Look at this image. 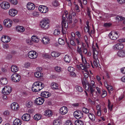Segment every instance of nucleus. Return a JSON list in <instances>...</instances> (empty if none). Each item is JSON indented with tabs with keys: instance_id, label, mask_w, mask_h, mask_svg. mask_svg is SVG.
I'll return each instance as SVG.
<instances>
[{
	"instance_id": "nucleus-31",
	"label": "nucleus",
	"mask_w": 125,
	"mask_h": 125,
	"mask_svg": "<svg viewBox=\"0 0 125 125\" xmlns=\"http://www.w3.org/2000/svg\"><path fill=\"white\" fill-rule=\"evenodd\" d=\"M52 112L50 110H46L44 112V115L47 117H49L52 115Z\"/></svg>"
},
{
	"instance_id": "nucleus-55",
	"label": "nucleus",
	"mask_w": 125,
	"mask_h": 125,
	"mask_svg": "<svg viewBox=\"0 0 125 125\" xmlns=\"http://www.w3.org/2000/svg\"><path fill=\"white\" fill-rule=\"evenodd\" d=\"M82 82L83 85L84 86V85L86 84V83H88V82L85 78H83V80H82Z\"/></svg>"
},
{
	"instance_id": "nucleus-53",
	"label": "nucleus",
	"mask_w": 125,
	"mask_h": 125,
	"mask_svg": "<svg viewBox=\"0 0 125 125\" xmlns=\"http://www.w3.org/2000/svg\"><path fill=\"white\" fill-rule=\"evenodd\" d=\"M32 40V39H27L26 40V43L29 45H31L33 44Z\"/></svg>"
},
{
	"instance_id": "nucleus-10",
	"label": "nucleus",
	"mask_w": 125,
	"mask_h": 125,
	"mask_svg": "<svg viewBox=\"0 0 125 125\" xmlns=\"http://www.w3.org/2000/svg\"><path fill=\"white\" fill-rule=\"evenodd\" d=\"M74 115L77 119L81 118L83 117V113L81 111H76L74 113Z\"/></svg>"
},
{
	"instance_id": "nucleus-5",
	"label": "nucleus",
	"mask_w": 125,
	"mask_h": 125,
	"mask_svg": "<svg viewBox=\"0 0 125 125\" xmlns=\"http://www.w3.org/2000/svg\"><path fill=\"white\" fill-rule=\"evenodd\" d=\"M87 64V67H85V70H83L84 71V77L86 78L88 77L90 74H92L91 71H90V69L89 68L90 66H89L88 64Z\"/></svg>"
},
{
	"instance_id": "nucleus-16",
	"label": "nucleus",
	"mask_w": 125,
	"mask_h": 125,
	"mask_svg": "<svg viewBox=\"0 0 125 125\" xmlns=\"http://www.w3.org/2000/svg\"><path fill=\"white\" fill-rule=\"evenodd\" d=\"M123 44L121 43L116 44L113 46L114 49L115 50H119L123 49L124 48Z\"/></svg>"
},
{
	"instance_id": "nucleus-37",
	"label": "nucleus",
	"mask_w": 125,
	"mask_h": 125,
	"mask_svg": "<svg viewBox=\"0 0 125 125\" xmlns=\"http://www.w3.org/2000/svg\"><path fill=\"white\" fill-rule=\"evenodd\" d=\"M42 117L41 115L39 114H37L35 115L34 117V119L36 120H39Z\"/></svg>"
},
{
	"instance_id": "nucleus-20",
	"label": "nucleus",
	"mask_w": 125,
	"mask_h": 125,
	"mask_svg": "<svg viewBox=\"0 0 125 125\" xmlns=\"http://www.w3.org/2000/svg\"><path fill=\"white\" fill-rule=\"evenodd\" d=\"M9 13L10 16L13 17L17 14V11L16 10L12 9L9 10Z\"/></svg>"
},
{
	"instance_id": "nucleus-29",
	"label": "nucleus",
	"mask_w": 125,
	"mask_h": 125,
	"mask_svg": "<svg viewBox=\"0 0 125 125\" xmlns=\"http://www.w3.org/2000/svg\"><path fill=\"white\" fill-rule=\"evenodd\" d=\"M0 82L2 84L5 85L8 83V80L6 78L2 77L0 80Z\"/></svg>"
},
{
	"instance_id": "nucleus-51",
	"label": "nucleus",
	"mask_w": 125,
	"mask_h": 125,
	"mask_svg": "<svg viewBox=\"0 0 125 125\" xmlns=\"http://www.w3.org/2000/svg\"><path fill=\"white\" fill-rule=\"evenodd\" d=\"M60 30L59 29H57L54 30L53 34L55 35H58L60 34Z\"/></svg>"
},
{
	"instance_id": "nucleus-30",
	"label": "nucleus",
	"mask_w": 125,
	"mask_h": 125,
	"mask_svg": "<svg viewBox=\"0 0 125 125\" xmlns=\"http://www.w3.org/2000/svg\"><path fill=\"white\" fill-rule=\"evenodd\" d=\"M21 120L17 119H15L13 122L14 125H21Z\"/></svg>"
},
{
	"instance_id": "nucleus-13",
	"label": "nucleus",
	"mask_w": 125,
	"mask_h": 125,
	"mask_svg": "<svg viewBox=\"0 0 125 125\" xmlns=\"http://www.w3.org/2000/svg\"><path fill=\"white\" fill-rule=\"evenodd\" d=\"M68 12L66 11L62 16V20H65L66 18H67L68 20L71 22L72 21V16L68 14Z\"/></svg>"
},
{
	"instance_id": "nucleus-43",
	"label": "nucleus",
	"mask_w": 125,
	"mask_h": 125,
	"mask_svg": "<svg viewBox=\"0 0 125 125\" xmlns=\"http://www.w3.org/2000/svg\"><path fill=\"white\" fill-rule=\"evenodd\" d=\"M58 42L59 44L61 45H63L65 43V42L64 40L61 38H59Z\"/></svg>"
},
{
	"instance_id": "nucleus-3",
	"label": "nucleus",
	"mask_w": 125,
	"mask_h": 125,
	"mask_svg": "<svg viewBox=\"0 0 125 125\" xmlns=\"http://www.w3.org/2000/svg\"><path fill=\"white\" fill-rule=\"evenodd\" d=\"M93 58L94 59H97L100 55V53L99 52L98 46L96 43H95V46L94 47L93 46Z\"/></svg>"
},
{
	"instance_id": "nucleus-38",
	"label": "nucleus",
	"mask_w": 125,
	"mask_h": 125,
	"mask_svg": "<svg viewBox=\"0 0 125 125\" xmlns=\"http://www.w3.org/2000/svg\"><path fill=\"white\" fill-rule=\"evenodd\" d=\"M51 87L52 89H56L58 87V85L57 84L55 83H52L51 85Z\"/></svg>"
},
{
	"instance_id": "nucleus-45",
	"label": "nucleus",
	"mask_w": 125,
	"mask_h": 125,
	"mask_svg": "<svg viewBox=\"0 0 125 125\" xmlns=\"http://www.w3.org/2000/svg\"><path fill=\"white\" fill-rule=\"evenodd\" d=\"M104 15H103V16H100V18H108L109 17H110L112 16L111 15L109 14H104Z\"/></svg>"
},
{
	"instance_id": "nucleus-21",
	"label": "nucleus",
	"mask_w": 125,
	"mask_h": 125,
	"mask_svg": "<svg viewBox=\"0 0 125 125\" xmlns=\"http://www.w3.org/2000/svg\"><path fill=\"white\" fill-rule=\"evenodd\" d=\"M27 7L29 10H32L35 8V5L33 3L29 2L27 4Z\"/></svg>"
},
{
	"instance_id": "nucleus-34",
	"label": "nucleus",
	"mask_w": 125,
	"mask_h": 125,
	"mask_svg": "<svg viewBox=\"0 0 125 125\" xmlns=\"http://www.w3.org/2000/svg\"><path fill=\"white\" fill-rule=\"evenodd\" d=\"M62 29H63V28H66L68 27V23L65 20H62Z\"/></svg>"
},
{
	"instance_id": "nucleus-40",
	"label": "nucleus",
	"mask_w": 125,
	"mask_h": 125,
	"mask_svg": "<svg viewBox=\"0 0 125 125\" xmlns=\"http://www.w3.org/2000/svg\"><path fill=\"white\" fill-rule=\"evenodd\" d=\"M51 54L52 57H57L59 56L60 55V54L55 52H52Z\"/></svg>"
},
{
	"instance_id": "nucleus-48",
	"label": "nucleus",
	"mask_w": 125,
	"mask_h": 125,
	"mask_svg": "<svg viewBox=\"0 0 125 125\" xmlns=\"http://www.w3.org/2000/svg\"><path fill=\"white\" fill-rule=\"evenodd\" d=\"M55 70L57 72L60 73L62 70V69L59 66H56L54 67Z\"/></svg>"
},
{
	"instance_id": "nucleus-18",
	"label": "nucleus",
	"mask_w": 125,
	"mask_h": 125,
	"mask_svg": "<svg viewBox=\"0 0 125 125\" xmlns=\"http://www.w3.org/2000/svg\"><path fill=\"white\" fill-rule=\"evenodd\" d=\"M1 40L3 42L7 43L10 41V39L8 36L3 35L1 38Z\"/></svg>"
},
{
	"instance_id": "nucleus-62",
	"label": "nucleus",
	"mask_w": 125,
	"mask_h": 125,
	"mask_svg": "<svg viewBox=\"0 0 125 125\" xmlns=\"http://www.w3.org/2000/svg\"><path fill=\"white\" fill-rule=\"evenodd\" d=\"M68 70L70 73L74 71H75V69L73 67L70 66L68 68Z\"/></svg>"
},
{
	"instance_id": "nucleus-61",
	"label": "nucleus",
	"mask_w": 125,
	"mask_h": 125,
	"mask_svg": "<svg viewBox=\"0 0 125 125\" xmlns=\"http://www.w3.org/2000/svg\"><path fill=\"white\" fill-rule=\"evenodd\" d=\"M75 33L74 32H72L71 34V36H70V39L72 40L75 39Z\"/></svg>"
},
{
	"instance_id": "nucleus-23",
	"label": "nucleus",
	"mask_w": 125,
	"mask_h": 125,
	"mask_svg": "<svg viewBox=\"0 0 125 125\" xmlns=\"http://www.w3.org/2000/svg\"><path fill=\"white\" fill-rule=\"evenodd\" d=\"M50 39L48 37H44L42 39V42L44 44H47L49 43Z\"/></svg>"
},
{
	"instance_id": "nucleus-56",
	"label": "nucleus",
	"mask_w": 125,
	"mask_h": 125,
	"mask_svg": "<svg viewBox=\"0 0 125 125\" xmlns=\"http://www.w3.org/2000/svg\"><path fill=\"white\" fill-rule=\"evenodd\" d=\"M116 19L118 20L121 21L124 20L125 19V18L121 16H117L116 17Z\"/></svg>"
},
{
	"instance_id": "nucleus-1",
	"label": "nucleus",
	"mask_w": 125,
	"mask_h": 125,
	"mask_svg": "<svg viewBox=\"0 0 125 125\" xmlns=\"http://www.w3.org/2000/svg\"><path fill=\"white\" fill-rule=\"evenodd\" d=\"M44 85L42 83L39 82H35L32 87V90L34 92L39 91L44 87Z\"/></svg>"
},
{
	"instance_id": "nucleus-12",
	"label": "nucleus",
	"mask_w": 125,
	"mask_h": 125,
	"mask_svg": "<svg viewBox=\"0 0 125 125\" xmlns=\"http://www.w3.org/2000/svg\"><path fill=\"white\" fill-rule=\"evenodd\" d=\"M37 71L34 73L35 76L37 78H39L40 77L42 76L43 74H41V72L42 71V68L41 67H39L36 68Z\"/></svg>"
},
{
	"instance_id": "nucleus-44",
	"label": "nucleus",
	"mask_w": 125,
	"mask_h": 125,
	"mask_svg": "<svg viewBox=\"0 0 125 125\" xmlns=\"http://www.w3.org/2000/svg\"><path fill=\"white\" fill-rule=\"evenodd\" d=\"M75 124L76 125H83V122L81 120H77L75 122Z\"/></svg>"
},
{
	"instance_id": "nucleus-19",
	"label": "nucleus",
	"mask_w": 125,
	"mask_h": 125,
	"mask_svg": "<svg viewBox=\"0 0 125 125\" xmlns=\"http://www.w3.org/2000/svg\"><path fill=\"white\" fill-rule=\"evenodd\" d=\"M11 109L13 110L17 111L19 108V106L17 103L15 102L13 103L11 105Z\"/></svg>"
},
{
	"instance_id": "nucleus-7",
	"label": "nucleus",
	"mask_w": 125,
	"mask_h": 125,
	"mask_svg": "<svg viewBox=\"0 0 125 125\" xmlns=\"http://www.w3.org/2000/svg\"><path fill=\"white\" fill-rule=\"evenodd\" d=\"M11 80L14 82H19L21 79V76L18 74L14 73L11 75Z\"/></svg>"
},
{
	"instance_id": "nucleus-39",
	"label": "nucleus",
	"mask_w": 125,
	"mask_h": 125,
	"mask_svg": "<svg viewBox=\"0 0 125 125\" xmlns=\"http://www.w3.org/2000/svg\"><path fill=\"white\" fill-rule=\"evenodd\" d=\"M31 38L33 41L37 43L39 41V38L36 36H33Z\"/></svg>"
},
{
	"instance_id": "nucleus-49",
	"label": "nucleus",
	"mask_w": 125,
	"mask_h": 125,
	"mask_svg": "<svg viewBox=\"0 0 125 125\" xmlns=\"http://www.w3.org/2000/svg\"><path fill=\"white\" fill-rule=\"evenodd\" d=\"M75 88L77 91L79 92H82L83 91L82 88L80 86L77 85L75 87Z\"/></svg>"
},
{
	"instance_id": "nucleus-42",
	"label": "nucleus",
	"mask_w": 125,
	"mask_h": 125,
	"mask_svg": "<svg viewBox=\"0 0 125 125\" xmlns=\"http://www.w3.org/2000/svg\"><path fill=\"white\" fill-rule=\"evenodd\" d=\"M113 105L111 104V102L109 101V100H108V109L109 110H110V111H112L113 109Z\"/></svg>"
},
{
	"instance_id": "nucleus-60",
	"label": "nucleus",
	"mask_w": 125,
	"mask_h": 125,
	"mask_svg": "<svg viewBox=\"0 0 125 125\" xmlns=\"http://www.w3.org/2000/svg\"><path fill=\"white\" fill-rule=\"evenodd\" d=\"M85 90L87 91H89V88H90V86H89L88 83H86V84L84 85V86Z\"/></svg>"
},
{
	"instance_id": "nucleus-4",
	"label": "nucleus",
	"mask_w": 125,
	"mask_h": 125,
	"mask_svg": "<svg viewBox=\"0 0 125 125\" xmlns=\"http://www.w3.org/2000/svg\"><path fill=\"white\" fill-rule=\"evenodd\" d=\"M12 91V88L9 86H5L3 89L2 92L3 93L5 94H9Z\"/></svg>"
},
{
	"instance_id": "nucleus-58",
	"label": "nucleus",
	"mask_w": 125,
	"mask_h": 125,
	"mask_svg": "<svg viewBox=\"0 0 125 125\" xmlns=\"http://www.w3.org/2000/svg\"><path fill=\"white\" fill-rule=\"evenodd\" d=\"M103 93L102 94V97L104 98L107 95V93L106 91L104 90H103Z\"/></svg>"
},
{
	"instance_id": "nucleus-57",
	"label": "nucleus",
	"mask_w": 125,
	"mask_h": 125,
	"mask_svg": "<svg viewBox=\"0 0 125 125\" xmlns=\"http://www.w3.org/2000/svg\"><path fill=\"white\" fill-rule=\"evenodd\" d=\"M70 15H71L73 16H76V13L74 12L73 10L71 9V10L70 11Z\"/></svg>"
},
{
	"instance_id": "nucleus-47",
	"label": "nucleus",
	"mask_w": 125,
	"mask_h": 125,
	"mask_svg": "<svg viewBox=\"0 0 125 125\" xmlns=\"http://www.w3.org/2000/svg\"><path fill=\"white\" fill-rule=\"evenodd\" d=\"M61 121L59 120H55L53 122L54 125H61Z\"/></svg>"
},
{
	"instance_id": "nucleus-25",
	"label": "nucleus",
	"mask_w": 125,
	"mask_h": 125,
	"mask_svg": "<svg viewBox=\"0 0 125 125\" xmlns=\"http://www.w3.org/2000/svg\"><path fill=\"white\" fill-rule=\"evenodd\" d=\"M33 105L32 102L30 100L27 101L25 103V105L26 107L30 108Z\"/></svg>"
},
{
	"instance_id": "nucleus-9",
	"label": "nucleus",
	"mask_w": 125,
	"mask_h": 125,
	"mask_svg": "<svg viewBox=\"0 0 125 125\" xmlns=\"http://www.w3.org/2000/svg\"><path fill=\"white\" fill-rule=\"evenodd\" d=\"M28 55L30 58L34 59L37 57L38 53L34 51H31L28 52Z\"/></svg>"
},
{
	"instance_id": "nucleus-32",
	"label": "nucleus",
	"mask_w": 125,
	"mask_h": 125,
	"mask_svg": "<svg viewBox=\"0 0 125 125\" xmlns=\"http://www.w3.org/2000/svg\"><path fill=\"white\" fill-rule=\"evenodd\" d=\"M88 115L90 119L92 121H95V117L93 114L91 113H89Z\"/></svg>"
},
{
	"instance_id": "nucleus-14",
	"label": "nucleus",
	"mask_w": 125,
	"mask_h": 125,
	"mask_svg": "<svg viewBox=\"0 0 125 125\" xmlns=\"http://www.w3.org/2000/svg\"><path fill=\"white\" fill-rule=\"evenodd\" d=\"M44 101V99L42 97H39L37 98L34 101L35 103L37 105L42 104Z\"/></svg>"
},
{
	"instance_id": "nucleus-64",
	"label": "nucleus",
	"mask_w": 125,
	"mask_h": 125,
	"mask_svg": "<svg viewBox=\"0 0 125 125\" xmlns=\"http://www.w3.org/2000/svg\"><path fill=\"white\" fill-rule=\"evenodd\" d=\"M65 125H73L71 121L70 120L67 121L65 123Z\"/></svg>"
},
{
	"instance_id": "nucleus-63",
	"label": "nucleus",
	"mask_w": 125,
	"mask_h": 125,
	"mask_svg": "<svg viewBox=\"0 0 125 125\" xmlns=\"http://www.w3.org/2000/svg\"><path fill=\"white\" fill-rule=\"evenodd\" d=\"M70 75L71 77H74L76 76V74L74 71H73L70 73Z\"/></svg>"
},
{
	"instance_id": "nucleus-8",
	"label": "nucleus",
	"mask_w": 125,
	"mask_h": 125,
	"mask_svg": "<svg viewBox=\"0 0 125 125\" xmlns=\"http://www.w3.org/2000/svg\"><path fill=\"white\" fill-rule=\"evenodd\" d=\"M109 36L112 40H115L118 37L119 35L117 32L112 31L109 34Z\"/></svg>"
},
{
	"instance_id": "nucleus-35",
	"label": "nucleus",
	"mask_w": 125,
	"mask_h": 125,
	"mask_svg": "<svg viewBox=\"0 0 125 125\" xmlns=\"http://www.w3.org/2000/svg\"><path fill=\"white\" fill-rule=\"evenodd\" d=\"M11 71L13 72H16L19 70L18 67L15 65H13L11 68Z\"/></svg>"
},
{
	"instance_id": "nucleus-54",
	"label": "nucleus",
	"mask_w": 125,
	"mask_h": 125,
	"mask_svg": "<svg viewBox=\"0 0 125 125\" xmlns=\"http://www.w3.org/2000/svg\"><path fill=\"white\" fill-rule=\"evenodd\" d=\"M9 0L10 2L14 5H16L18 3L17 0Z\"/></svg>"
},
{
	"instance_id": "nucleus-17",
	"label": "nucleus",
	"mask_w": 125,
	"mask_h": 125,
	"mask_svg": "<svg viewBox=\"0 0 125 125\" xmlns=\"http://www.w3.org/2000/svg\"><path fill=\"white\" fill-rule=\"evenodd\" d=\"M68 108L65 106H63L61 107L59 109L60 113L62 115H65L68 112Z\"/></svg>"
},
{
	"instance_id": "nucleus-59",
	"label": "nucleus",
	"mask_w": 125,
	"mask_h": 125,
	"mask_svg": "<svg viewBox=\"0 0 125 125\" xmlns=\"http://www.w3.org/2000/svg\"><path fill=\"white\" fill-rule=\"evenodd\" d=\"M82 111L85 114L88 113L89 112L88 109L85 107L83 108Z\"/></svg>"
},
{
	"instance_id": "nucleus-36",
	"label": "nucleus",
	"mask_w": 125,
	"mask_h": 125,
	"mask_svg": "<svg viewBox=\"0 0 125 125\" xmlns=\"http://www.w3.org/2000/svg\"><path fill=\"white\" fill-rule=\"evenodd\" d=\"M90 89L91 94H92V96H93L94 95H95L97 93V92L95 91L94 89L91 87H90Z\"/></svg>"
},
{
	"instance_id": "nucleus-15",
	"label": "nucleus",
	"mask_w": 125,
	"mask_h": 125,
	"mask_svg": "<svg viewBox=\"0 0 125 125\" xmlns=\"http://www.w3.org/2000/svg\"><path fill=\"white\" fill-rule=\"evenodd\" d=\"M39 10L41 12L44 13L47 12L48 11V8L43 5L40 6L39 8Z\"/></svg>"
},
{
	"instance_id": "nucleus-2",
	"label": "nucleus",
	"mask_w": 125,
	"mask_h": 125,
	"mask_svg": "<svg viewBox=\"0 0 125 125\" xmlns=\"http://www.w3.org/2000/svg\"><path fill=\"white\" fill-rule=\"evenodd\" d=\"M49 21L47 18L43 19L41 22L40 25L41 27L44 29H46L49 27Z\"/></svg>"
},
{
	"instance_id": "nucleus-28",
	"label": "nucleus",
	"mask_w": 125,
	"mask_h": 125,
	"mask_svg": "<svg viewBox=\"0 0 125 125\" xmlns=\"http://www.w3.org/2000/svg\"><path fill=\"white\" fill-rule=\"evenodd\" d=\"M16 29L18 31L20 32H23L25 31V29L22 26H17L16 27Z\"/></svg>"
},
{
	"instance_id": "nucleus-6",
	"label": "nucleus",
	"mask_w": 125,
	"mask_h": 125,
	"mask_svg": "<svg viewBox=\"0 0 125 125\" xmlns=\"http://www.w3.org/2000/svg\"><path fill=\"white\" fill-rule=\"evenodd\" d=\"M10 3L7 1H3L0 4L1 8L4 10L8 9L10 7Z\"/></svg>"
},
{
	"instance_id": "nucleus-52",
	"label": "nucleus",
	"mask_w": 125,
	"mask_h": 125,
	"mask_svg": "<svg viewBox=\"0 0 125 125\" xmlns=\"http://www.w3.org/2000/svg\"><path fill=\"white\" fill-rule=\"evenodd\" d=\"M94 83L95 82L94 81L92 80L91 81V82L90 84H89L90 87H95V86L94 84Z\"/></svg>"
},
{
	"instance_id": "nucleus-46",
	"label": "nucleus",
	"mask_w": 125,
	"mask_h": 125,
	"mask_svg": "<svg viewBox=\"0 0 125 125\" xmlns=\"http://www.w3.org/2000/svg\"><path fill=\"white\" fill-rule=\"evenodd\" d=\"M94 60L93 62L94 65L95 67H97L98 65V63L99 62V61L98 59H94Z\"/></svg>"
},
{
	"instance_id": "nucleus-50",
	"label": "nucleus",
	"mask_w": 125,
	"mask_h": 125,
	"mask_svg": "<svg viewBox=\"0 0 125 125\" xmlns=\"http://www.w3.org/2000/svg\"><path fill=\"white\" fill-rule=\"evenodd\" d=\"M77 52L79 53L81 55H82V50L81 47H80L79 46H78L77 47Z\"/></svg>"
},
{
	"instance_id": "nucleus-22",
	"label": "nucleus",
	"mask_w": 125,
	"mask_h": 125,
	"mask_svg": "<svg viewBox=\"0 0 125 125\" xmlns=\"http://www.w3.org/2000/svg\"><path fill=\"white\" fill-rule=\"evenodd\" d=\"M22 118L25 121H28L30 120V115L28 114H25L22 116Z\"/></svg>"
},
{
	"instance_id": "nucleus-24",
	"label": "nucleus",
	"mask_w": 125,
	"mask_h": 125,
	"mask_svg": "<svg viewBox=\"0 0 125 125\" xmlns=\"http://www.w3.org/2000/svg\"><path fill=\"white\" fill-rule=\"evenodd\" d=\"M41 96L47 98L50 96L51 95V94L49 92H43L41 93Z\"/></svg>"
},
{
	"instance_id": "nucleus-26",
	"label": "nucleus",
	"mask_w": 125,
	"mask_h": 125,
	"mask_svg": "<svg viewBox=\"0 0 125 125\" xmlns=\"http://www.w3.org/2000/svg\"><path fill=\"white\" fill-rule=\"evenodd\" d=\"M118 56L121 57H125V50H123L118 51L117 53Z\"/></svg>"
},
{
	"instance_id": "nucleus-27",
	"label": "nucleus",
	"mask_w": 125,
	"mask_h": 125,
	"mask_svg": "<svg viewBox=\"0 0 125 125\" xmlns=\"http://www.w3.org/2000/svg\"><path fill=\"white\" fill-rule=\"evenodd\" d=\"M64 59L65 62L67 63L70 62L71 60V57L67 55H66L65 56Z\"/></svg>"
},
{
	"instance_id": "nucleus-41",
	"label": "nucleus",
	"mask_w": 125,
	"mask_h": 125,
	"mask_svg": "<svg viewBox=\"0 0 125 125\" xmlns=\"http://www.w3.org/2000/svg\"><path fill=\"white\" fill-rule=\"evenodd\" d=\"M86 67H85V65H83V64H80L79 65H76V67L77 68H78L80 69L81 68L82 70H85V68Z\"/></svg>"
},
{
	"instance_id": "nucleus-11",
	"label": "nucleus",
	"mask_w": 125,
	"mask_h": 125,
	"mask_svg": "<svg viewBox=\"0 0 125 125\" xmlns=\"http://www.w3.org/2000/svg\"><path fill=\"white\" fill-rule=\"evenodd\" d=\"M4 25L7 28H10L12 26V21L9 19H5L3 21Z\"/></svg>"
},
{
	"instance_id": "nucleus-33",
	"label": "nucleus",
	"mask_w": 125,
	"mask_h": 125,
	"mask_svg": "<svg viewBox=\"0 0 125 125\" xmlns=\"http://www.w3.org/2000/svg\"><path fill=\"white\" fill-rule=\"evenodd\" d=\"M81 56V57L83 63V65H85V67H87V64H88L89 66V64L87 63L86 59H85L84 57L83 56V55H82Z\"/></svg>"
}]
</instances>
